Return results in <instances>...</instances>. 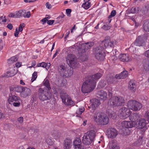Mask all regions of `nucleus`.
<instances>
[{
    "label": "nucleus",
    "mask_w": 149,
    "mask_h": 149,
    "mask_svg": "<svg viewBox=\"0 0 149 149\" xmlns=\"http://www.w3.org/2000/svg\"><path fill=\"white\" fill-rule=\"evenodd\" d=\"M15 65L16 67L19 68L22 65L21 63L17 62L16 63Z\"/></svg>",
    "instance_id": "338daca9"
},
{
    "label": "nucleus",
    "mask_w": 149,
    "mask_h": 149,
    "mask_svg": "<svg viewBox=\"0 0 149 149\" xmlns=\"http://www.w3.org/2000/svg\"><path fill=\"white\" fill-rule=\"evenodd\" d=\"M66 60L67 63L70 67H75V64L77 63L76 58L74 55L72 54L68 55L66 58Z\"/></svg>",
    "instance_id": "1a4fd4ad"
},
{
    "label": "nucleus",
    "mask_w": 149,
    "mask_h": 149,
    "mask_svg": "<svg viewBox=\"0 0 149 149\" xmlns=\"http://www.w3.org/2000/svg\"><path fill=\"white\" fill-rule=\"evenodd\" d=\"M127 106L130 109L136 111L140 110L142 108V105L136 101L131 100L128 102Z\"/></svg>",
    "instance_id": "423d86ee"
},
{
    "label": "nucleus",
    "mask_w": 149,
    "mask_h": 149,
    "mask_svg": "<svg viewBox=\"0 0 149 149\" xmlns=\"http://www.w3.org/2000/svg\"><path fill=\"white\" fill-rule=\"evenodd\" d=\"M85 109L84 107H82L81 108L79 109L76 111V116L80 117V115L84 111Z\"/></svg>",
    "instance_id": "72a5a7b5"
},
{
    "label": "nucleus",
    "mask_w": 149,
    "mask_h": 149,
    "mask_svg": "<svg viewBox=\"0 0 149 149\" xmlns=\"http://www.w3.org/2000/svg\"><path fill=\"white\" fill-rule=\"evenodd\" d=\"M74 149H85L84 148V146L83 145H82L79 146H78V147H77L74 148Z\"/></svg>",
    "instance_id": "bf43d9fd"
},
{
    "label": "nucleus",
    "mask_w": 149,
    "mask_h": 149,
    "mask_svg": "<svg viewBox=\"0 0 149 149\" xmlns=\"http://www.w3.org/2000/svg\"><path fill=\"white\" fill-rule=\"evenodd\" d=\"M118 134V131L114 128H111L107 130V134L109 138H114Z\"/></svg>",
    "instance_id": "ddd939ff"
},
{
    "label": "nucleus",
    "mask_w": 149,
    "mask_h": 149,
    "mask_svg": "<svg viewBox=\"0 0 149 149\" xmlns=\"http://www.w3.org/2000/svg\"><path fill=\"white\" fill-rule=\"evenodd\" d=\"M128 75V72L126 71H124L120 74L116 75V78L118 79H124Z\"/></svg>",
    "instance_id": "412c9836"
},
{
    "label": "nucleus",
    "mask_w": 149,
    "mask_h": 149,
    "mask_svg": "<svg viewBox=\"0 0 149 149\" xmlns=\"http://www.w3.org/2000/svg\"><path fill=\"white\" fill-rule=\"evenodd\" d=\"M95 56L96 58L98 60H102L104 59L105 57V54L103 50H101L98 48L95 51Z\"/></svg>",
    "instance_id": "4468645a"
},
{
    "label": "nucleus",
    "mask_w": 149,
    "mask_h": 149,
    "mask_svg": "<svg viewBox=\"0 0 149 149\" xmlns=\"http://www.w3.org/2000/svg\"><path fill=\"white\" fill-rule=\"evenodd\" d=\"M20 100V98L17 96L12 95L9 97L8 101L10 104H12L14 102H18Z\"/></svg>",
    "instance_id": "4be33fe9"
},
{
    "label": "nucleus",
    "mask_w": 149,
    "mask_h": 149,
    "mask_svg": "<svg viewBox=\"0 0 149 149\" xmlns=\"http://www.w3.org/2000/svg\"><path fill=\"white\" fill-rule=\"evenodd\" d=\"M81 145L82 143L80 138H76L73 142V146L74 148Z\"/></svg>",
    "instance_id": "393cba45"
},
{
    "label": "nucleus",
    "mask_w": 149,
    "mask_h": 149,
    "mask_svg": "<svg viewBox=\"0 0 149 149\" xmlns=\"http://www.w3.org/2000/svg\"><path fill=\"white\" fill-rule=\"evenodd\" d=\"M111 28V26L108 25H104L102 27V29L105 30H107Z\"/></svg>",
    "instance_id": "a19ab883"
},
{
    "label": "nucleus",
    "mask_w": 149,
    "mask_h": 149,
    "mask_svg": "<svg viewBox=\"0 0 149 149\" xmlns=\"http://www.w3.org/2000/svg\"><path fill=\"white\" fill-rule=\"evenodd\" d=\"M38 97L41 101L49 100L52 97V94L48 91H45L40 88L38 91Z\"/></svg>",
    "instance_id": "39448f33"
},
{
    "label": "nucleus",
    "mask_w": 149,
    "mask_h": 149,
    "mask_svg": "<svg viewBox=\"0 0 149 149\" xmlns=\"http://www.w3.org/2000/svg\"><path fill=\"white\" fill-rule=\"evenodd\" d=\"M125 102V100L122 97L114 96L109 100L108 104L109 105L118 107L123 105Z\"/></svg>",
    "instance_id": "20e7f679"
},
{
    "label": "nucleus",
    "mask_w": 149,
    "mask_h": 149,
    "mask_svg": "<svg viewBox=\"0 0 149 149\" xmlns=\"http://www.w3.org/2000/svg\"><path fill=\"white\" fill-rule=\"evenodd\" d=\"M59 52V50L58 49H57L56 50V51L55 53L53 55V58H54L55 57H56V56H57V55L58 54Z\"/></svg>",
    "instance_id": "69168bd1"
},
{
    "label": "nucleus",
    "mask_w": 149,
    "mask_h": 149,
    "mask_svg": "<svg viewBox=\"0 0 149 149\" xmlns=\"http://www.w3.org/2000/svg\"><path fill=\"white\" fill-rule=\"evenodd\" d=\"M8 16L10 17L17 18L15 12V13H10L9 14Z\"/></svg>",
    "instance_id": "a18cd8bd"
},
{
    "label": "nucleus",
    "mask_w": 149,
    "mask_h": 149,
    "mask_svg": "<svg viewBox=\"0 0 149 149\" xmlns=\"http://www.w3.org/2000/svg\"><path fill=\"white\" fill-rule=\"evenodd\" d=\"M116 14V10H113L111 11V15L109 16V18H111L114 17Z\"/></svg>",
    "instance_id": "37998d69"
},
{
    "label": "nucleus",
    "mask_w": 149,
    "mask_h": 149,
    "mask_svg": "<svg viewBox=\"0 0 149 149\" xmlns=\"http://www.w3.org/2000/svg\"><path fill=\"white\" fill-rule=\"evenodd\" d=\"M146 38L145 36H139L134 42V44L136 46H142L145 45Z\"/></svg>",
    "instance_id": "9b49d317"
},
{
    "label": "nucleus",
    "mask_w": 149,
    "mask_h": 149,
    "mask_svg": "<svg viewBox=\"0 0 149 149\" xmlns=\"http://www.w3.org/2000/svg\"><path fill=\"white\" fill-rule=\"evenodd\" d=\"M144 55L146 57L148 58L149 57V50L146 51L144 53Z\"/></svg>",
    "instance_id": "6e6d98bb"
},
{
    "label": "nucleus",
    "mask_w": 149,
    "mask_h": 149,
    "mask_svg": "<svg viewBox=\"0 0 149 149\" xmlns=\"http://www.w3.org/2000/svg\"><path fill=\"white\" fill-rule=\"evenodd\" d=\"M45 6L46 8L48 9H50L52 7V6L49 2H47L46 3Z\"/></svg>",
    "instance_id": "603ef678"
},
{
    "label": "nucleus",
    "mask_w": 149,
    "mask_h": 149,
    "mask_svg": "<svg viewBox=\"0 0 149 149\" xmlns=\"http://www.w3.org/2000/svg\"><path fill=\"white\" fill-rule=\"evenodd\" d=\"M129 89L133 92H135L136 90V86L135 83L131 81L129 83L128 85Z\"/></svg>",
    "instance_id": "c756f323"
},
{
    "label": "nucleus",
    "mask_w": 149,
    "mask_h": 149,
    "mask_svg": "<svg viewBox=\"0 0 149 149\" xmlns=\"http://www.w3.org/2000/svg\"><path fill=\"white\" fill-rule=\"evenodd\" d=\"M149 21L148 20H145L144 21L143 28L144 30L146 32L149 31Z\"/></svg>",
    "instance_id": "473e14b6"
},
{
    "label": "nucleus",
    "mask_w": 149,
    "mask_h": 149,
    "mask_svg": "<svg viewBox=\"0 0 149 149\" xmlns=\"http://www.w3.org/2000/svg\"><path fill=\"white\" fill-rule=\"evenodd\" d=\"M109 148L110 149H120V147L117 141L113 140L109 143Z\"/></svg>",
    "instance_id": "6ab92c4d"
},
{
    "label": "nucleus",
    "mask_w": 149,
    "mask_h": 149,
    "mask_svg": "<svg viewBox=\"0 0 149 149\" xmlns=\"http://www.w3.org/2000/svg\"><path fill=\"white\" fill-rule=\"evenodd\" d=\"M72 141L70 139H66L64 144V147L65 149H69L72 146Z\"/></svg>",
    "instance_id": "a878e982"
},
{
    "label": "nucleus",
    "mask_w": 149,
    "mask_h": 149,
    "mask_svg": "<svg viewBox=\"0 0 149 149\" xmlns=\"http://www.w3.org/2000/svg\"><path fill=\"white\" fill-rule=\"evenodd\" d=\"M7 21V19H3V16H1L0 17V24H1L2 23L6 22Z\"/></svg>",
    "instance_id": "864d4df0"
},
{
    "label": "nucleus",
    "mask_w": 149,
    "mask_h": 149,
    "mask_svg": "<svg viewBox=\"0 0 149 149\" xmlns=\"http://www.w3.org/2000/svg\"><path fill=\"white\" fill-rule=\"evenodd\" d=\"M146 121L143 119H140L138 123V127L139 128L142 129L146 125Z\"/></svg>",
    "instance_id": "c85d7f7f"
},
{
    "label": "nucleus",
    "mask_w": 149,
    "mask_h": 149,
    "mask_svg": "<svg viewBox=\"0 0 149 149\" xmlns=\"http://www.w3.org/2000/svg\"><path fill=\"white\" fill-rule=\"evenodd\" d=\"M31 14L30 11H28L26 12L25 15L24 16V17L25 18H29L31 16Z\"/></svg>",
    "instance_id": "5fc2aeb1"
},
{
    "label": "nucleus",
    "mask_w": 149,
    "mask_h": 149,
    "mask_svg": "<svg viewBox=\"0 0 149 149\" xmlns=\"http://www.w3.org/2000/svg\"><path fill=\"white\" fill-rule=\"evenodd\" d=\"M96 132L93 130L89 131L85 133L82 139V142L85 145H89L93 141L95 136Z\"/></svg>",
    "instance_id": "7ed1b4c3"
},
{
    "label": "nucleus",
    "mask_w": 149,
    "mask_h": 149,
    "mask_svg": "<svg viewBox=\"0 0 149 149\" xmlns=\"http://www.w3.org/2000/svg\"><path fill=\"white\" fill-rule=\"evenodd\" d=\"M52 135L54 138L58 141H59L61 137V133L57 131L53 133Z\"/></svg>",
    "instance_id": "2f4dec72"
},
{
    "label": "nucleus",
    "mask_w": 149,
    "mask_h": 149,
    "mask_svg": "<svg viewBox=\"0 0 149 149\" xmlns=\"http://www.w3.org/2000/svg\"><path fill=\"white\" fill-rule=\"evenodd\" d=\"M132 121H123L122 123V126L123 128H125L128 129L134 127V123Z\"/></svg>",
    "instance_id": "dca6fc26"
},
{
    "label": "nucleus",
    "mask_w": 149,
    "mask_h": 149,
    "mask_svg": "<svg viewBox=\"0 0 149 149\" xmlns=\"http://www.w3.org/2000/svg\"><path fill=\"white\" fill-rule=\"evenodd\" d=\"M143 66L144 69H145L146 70H147V69L149 67V63L148 62H147V63H144Z\"/></svg>",
    "instance_id": "09e8293b"
},
{
    "label": "nucleus",
    "mask_w": 149,
    "mask_h": 149,
    "mask_svg": "<svg viewBox=\"0 0 149 149\" xmlns=\"http://www.w3.org/2000/svg\"><path fill=\"white\" fill-rule=\"evenodd\" d=\"M103 43L106 48L109 47H112L113 46V42H111L109 37L107 39L105 38L104 41Z\"/></svg>",
    "instance_id": "bb28decb"
},
{
    "label": "nucleus",
    "mask_w": 149,
    "mask_h": 149,
    "mask_svg": "<svg viewBox=\"0 0 149 149\" xmlns=\"http://www.w3.org/2000/svg\"><path fill=\"white\" fill-rule=\"evenodd\" d=\"M47 65V64L45 62L39 63L37 64V67H41L43 68H46Z\"/></svg>",
    "instance_id": "ea45409f"
},
{
    "label": "nucleus",
    "mask_w": 149,
    "mask_h": 149,
    "mask_svg": "<svg viewBox=\"0 0 149 149\" xmlns=\"http://www.w3.org/2000/svg\"><path fill=\"white\" fill-rule=\"evenodd\" d=\"M44 85L49 90L50 89V87L49 81L48 80H45L44 81Z\"/></svg>",
    "instance_id": "e433bc0d"
},
{
    "label": "nucleus",
    "mask_w": 149,
    "mask_h": 149,
    "mask_svg": "<svg viewBox=\"0 0 149 149\" xmlns=\"http://www.w3.org/2000/svg\"><path fill=\"white\" fill-rule=\"evenodd\" d=\"M16 74V72L15 70L12 68L4 74V76L7 77H10L14 76Z\"/></svg>",
    "instance_id": "5701e85b"
},
{
    "label": "nucleus",
    "mask_w": 149,
    "mask_h": 149,
    "mask_svg": "<svg viewBox=\"0 0 149 149\" xmlns=\"http://www.w3.org/2000/svg\"><path fill=\"white\" fill-rule=\"evenodd\" d=\"M90 102V106L92 109L94 110L98 107L100 104V101L96 99H93L91 100Z\"/></svg>",
    "instance_id": "2eb2a0df"
},
{
    "label": "nucleus",
    "mask_w": 149,
    "mask_h": 149,
    "mask_svg": "<svg viewBox=\"0 0 149 149\" xmlns=\"http://www.w3.org/2000/svg\"><path fill=\"white\" fill-rule=\"evenodd\" d=\"M119 59L122 61H128L129 59L128 57V55L127 54H121L119 56Z\"/></svg>",
    "instance_id": "cd10ccee"
},
{
    "label": "nucleus",
    "mask_w": 149,
    "mask_h": 149,
    "mask_svg": "<svg viewBox=\"0 0 149 149\" xmlns=\"http://www.w3.org/2000/svg\"><path fill=\"white\" fill-rule=\"evenodd\" d=\"M97 95L99 96V97L102 100L105 101L107 99V93L103 91H98Z\"/></svg>",
    "instance_id": "f3484780"
},
{
    "label": "nucleus",
    "mask_w": 149,
    "mask_h": 149,
    "mask_svg": "<svg viewBox=\"0 0 149 149\" xmlns=\"http://www.w3.org/2000/svg\"><path fill=\"white\" fill-rule=\"evenodd\" d=\"M18 122L20 124H22L23 122V118L22 117H20L17 119Z\"/></svg>",
    "instance_id": "de8ad7c7"
},
{
    "label": "nucleus",
    "mask_w": 149,
    "mask_h": 149,
    "mask_svg": "<svg viewBox=\"0 0 149 149\" xmlns=\"http://www.w3.org/2000/svg\"><path fill=\"white\" fill-rule=\"evenodd\" d=\"M54 22V20H48L47 22V24L49 25H52L53 24Z\"/></svg>",
    "instance_id": "052dcab7"
},
{
    "label": "nucleus",
    "mask_w": 149,
    "mask_h": 149,
    "mask_svg": "<svg viewBox=\"0 0 149 149\" xmlns=\"http://www.w3.org/2000/svg\"><path fill=\"white\" fill-rule=\"evenodd\" d=\"M4 3L5 4L8 5L11 3L10 0H4Z\"/></svg>",
    "instance_id": "0e129e2a"
},
{
    "label": "nucleus",
    "mask_w": 149,
    "mask_h": 149,
    "mask_svg": "<svg viewBox=\"0 0 149 149\" xmlns=\"http://www.w3.org/2000/svg\"><path fill=\"white\" fill-rule=\"evenodd\" d=\"M149 9V5L148 4L146 5L143 8V13L146 14L148 13Z\"/></svg>",
    "instance_id": "58836bf2"
},
{
    "label": "nucleus",
    "mask_w": 149,
    "mask_h": 149,
    "mask_svg": "<svg viewBox=\"0 0 149 149\" xmlns=\"http://www.w3.org/2000/svg\"><path fill=\"white\" fill-rule=\"evenodd\" d=\"M63 102L67 106L72 105L74 102L70 97L67 93L62 94L61 95Z\"/></svg>",
    "instance_id": "6e6552de"
},
{
    "label": "nucleus",
    "mask_w": 149,
    "mask_h": 149,
    "mask_svg": "<svg viewBox=\"0 0 149 149\" xmlns=\"http://www.w3.org/2000/svg\"><path fill=\"white\" fill-rule=\"evenodd\" d=\"M91 6V3L90 2L86 1L84 0V3H82L81 7L85 10H87Z\"/></svg>",
    "instance_id": "7c9ffc66"
},
{
    "label": "nucleus",
    "mask_w": 149,
    "mask_h": 149,
    "mask_svg": "<svg viewBox=\"0 0 149 149\" xmlns=\"http://www.w3.org/2000/svg\"><path fill=\"white\" fill-rule=\"evenodd\" d=\"M7 27L10 30H12L13 28V26L12 24H9L7 26Z\"/></svg>",
    "instance_id": "680f3d73"
},
{
    "label": "nucleus",
    "mask_w": 149,
    "mask_h": 149,
    "mask_svg": "<svg viewBox=\"0 0 149 149\" xmlns=\"http://www.w3.org/2000/svg\"><path fill=\"white\" fill-rule=\"evenodd\" d=\"M19 91L22 90L20 93L21 96L24 97H26L30 96L31 94V91L29 88H22V87H17L16 88Z\"/></svg>",
    "instance_id": "f8f14e48"
},
{
    "label": "nucleus",
    "mask_w": 149,
    "mask_h": 149,
    "mask_svg": "<svg viewBox=\"0 0 149 149\" xmlns=\"http://www.w3.org/2000/svg\"><path fill=\"white\" fill-rule=\"evenodd\" d=\"M58 70L61 75L63 76L64 77H69L73 74L72 70H70L69 72H68V71L66 70L64 66L62 65L60 66Z\"/></svg>",
    "instance_id": "9d476101"
},
{
    "label": "nucleus",
    "mask_w": 149,
    "mask_h": 149,
    "mask_svg": "<svg viewBox=\"0 0 149 149\" xmlns=\"http://www.w3.org/2000/svg\"><path fill=\"white\" fill-rule=\"evenodd\" d=\"M47 18H48L47 17H45L41 20V21L43 22L42 24H44L47 22L48 20Z\"/></svg>",
    "instance_id": "e2e57ef3"
},
{
    "label": "nucleus",
    "mask_w": 149,
    "mask_h": 149,
    "mask_svg": "<svg viewBox=\"0 0 149 149\" xmlns=\"http://www.w3.org/2000/svg\"><path fill=\"white\" fill-rule=\"evenodd\" d=\"M17 61V56H15L12 57L10 59L8 60V62L9 64H11Z\"/></svg>",
    "instance_id": "f704fd0d"
},
{
    "label": "nucleus",
    "mask_w": 149,
    "mask_h": 149,
    "mask_svg": "<svg viewBox=\"0 0 149 149\" xmlns=\"http://www.w3.org/2000/svg\"><path fill=\"white\" fill-rule=\"evenodd\" d=\"M131 13H136L137 12V9L136 8H132L131 9Z\"/></svg>",
    "instance_id": "4d7b16f0"
},
{
    "label": "nucleus",
    "mask_w": 149,
    "mask_h": 149,
    "mask_svg": "<svg viewBox=\"0 0 149 149\" xmlns=\"http://www.w3.org/2000/svg\"><path fill=\"white\" fill-rule=\"evenodd\" d=\"M140 118V116L136 113H134L130 117V120L133 122L134 124L137 123L136 122H137Z\"/></svg>",
    "instance_id": "a211bd4d"
},
{
    "label": "nucleus",
    "mask_w": 149,
    "mask_h": 149,
    "mask_svg": "<svg viewBox=\"0 0 149 149\" xmlns=\"http://www.w3.org/2000/svg\"><path fill=\"white\" fill-rule=\"evenodd\" d=\"M46 142L48 144L51 145L53 144V142L50 139H47L46 140Z\"/></svg>",
    "instance_id": "3c124183"
},
{
    "label": "nucleus",
    "mask_w": 149,
    "mask_h": 149,
    "mask_svg": "<svg viewBox=\"0 0 149 149\" xmlns=\"http://www.w3.org/2000/svg\"><path fill=\"white\" fill-rule=\"evenodd\" d=\"M71 10L70 9H67L66 10V13L68 16H70Z\"/></svg>",
    "instance_id": "49530a36"
},
{
    "label": "nucleus",
    "mask_w": 149,
    "mask_h": 149,
    "mask_svg": "<svg viewBox=\"0 0 149 149\" xmlns=\"http://www.w3.org/2000/svg\"><path fill=\"white\" fill-rule=\"evenodd\" d=\"M37 77V72L35 71L33 74L32 78L31 79V82H32L35 81Z\"/></svg>",
    "instance_id": "4c0bfd02"
},
{
    "label": "nucleus",
    "mask_w": 149,
    "mask_h": 149,
    "mask_svg": "<svg viewBox=\"0 0 149 149\" xmlns=\"http://www.w3.org/2000/svg\"><path fill=\"white\" fill-rule=\"evenodd\" d=\"M25 26V24L23 23H22L20 24L18 29L17 28H16L14 33V36L15 37H18L19 32L23 31V28Z\"/></svg>",
    "instance_id": "b1692460"
},
{
    "label": "nucleus",
    "mask_w": 149,
    "mask_h": 149,
    "mask_svg": "<svg viewBox=\"0 0 149 149\" xmlns=\"http://www.w3.org/2000/svg\"><path fill=\"white\" fill-rule=\"evenodd\" d=\"M24 12L25 11L23 10H19L18 11H17L15 12V13L17 18H18L22 17V12Z\"/></svg>",
    "instance_id": "c9c22d12"
},
{
    "label": "nucleus",
    "mask_w": 149,
    "mask_h": 149,
    "mask_svg": "<svg viewBox=\"0 0 149 149\" xmlns=\"http://www.w3.org/2000/svg\"><path fill=\"white\" fill-rule=\"evenodd\" d=\"M93 45V42L86 43L85 47H87V49H90Z\"/></svg>",
    "instance_id": "79ce46f5"
},
{
    "label": "nucleus",
    "mask_w": 149,
    "mask_h": 149,
    "mask_svg": "<svg viewBox=\"0 0 149 149\" xmlns=\"http://www.w3.org/2000/svg\"><path fill=\"white\" fill-rule=\"evenodd\" d=\"M96 86V83L91 79L85 81L83 83L81 88V91L84 93H88L92 92Z\"/></svg>",
    "instance_id": "f03ea898"
},
{
    "label": "nucleus",
    "mask_w": 149,
    "mask_h": 149,
    "mask_svg": "<svg viewBox=\"0 0 149 149\" xmlns=\"http://www.w3.org/2000/svg\"><path fill=\"white\" fill-rule=\"evenodd\" d=\"M12 104H13V105L14 107H19L20 105V103L19 102V101L18 102H14L12 103Z\"/></svg>",
    "instance_id": "8fccbe9b"
},
{
    "label": "nucleus",
    "mask_w": 149,
    "mask_h": 149,
    "mask_svg": "<svg viewBox=\"0 0 149 149\" xmlns=\"http://www.w3.org/2000/svg\"><path fill=\"white\" fill-rule=\"evenodd\" d=\"M116 79H117L116 78V75H115V77L112 78L110 79V83L111 84L115 83L116 81Z\"/></svg>",
    "instance_id": "c03bdc74"
},
{
    "label": "nucleus",
    "mask_w": 149,
    "mask_h": 149,
    "mask_svg": "<svg viewBox=\"0 0 149 149\" xmlns=\"http://www.w3.org/2000/svg\"><path fill=\"white\" fill-rule=\"evenodd\" d=\"M120 117L123 119H125L130 116L132 113L130 109L125 107H123L119 110Z\"/></svg>",
    "instance_id": "0eeeda50"
},
{
    "label": "nucleus",
    "mask_w": 149,
    "mask_h": 149,
    "mask_svg": "<svg viewBox=\"0 0 149 149\" xmlns=\"http://www.w3.org/2000/svg\"><path fill=\"white\" fill-rule=\"evenodd\" d=\"M4 114L3 113L0 112V119L4 117Z\"/></svg>",
    "instance_id": "774afa93"
},
{
    "label": "nucleus",
    "mask_w": 149,
    "mask_h": 149,
    "mask_svg": "<svg viewBox=\"0 0 149 149\" xmlns=\"http://www.w3.org/2000/svg\"><path fill=\"white\" fill-rule=\"evenodd\" d=\"M142 144V143L140 142H138V141H136V143H133V146H139Z\"/></svg>",
    "instance_id": "13d9d810"
},
{
    "label": "nucleus",
    "mask_w": 149,
    "mask_h": 149,
    "mask_svg": "<svg viewBox=\"0 0 149 149\" xmlns=\"http://www.w3.org/2000/svg\"><path fill=\"white\" fill-rule=\"evenodd\" d=\"M93 119L99 125H106L108 124L109 122V119L107 116L100 112H95L94 115Z\"/></svg>",
    "instance_id": "f257e3e1"
},
{
    "label": "nucleus",
    "mask_w": 149,
    "mask_h": 149,
    "mask_svg": "<svg viewBox=\"0 0 149 149\" xmlns=\"http://www.w3.org/2000/svg\"><path fill=\"white\" fill-rule=\"evenodd\" d=\"M102 74L100 73H97L90 76L88 79L94 81L96 83V81L98 80L102 76Z\"/></svg>",
    "instance_id": "aec40b11"
}]
</instances>
